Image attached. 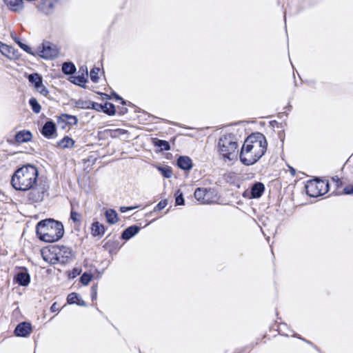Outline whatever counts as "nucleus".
<instances>
[{"label": "nucleus", "mask_w": 353, "mask_h": 353, "mask_svg": "<svg viewBox=\"0 0 353 353\" xmlns=\"http://www.w3.org/2000/svg\"><path fill=\"white\" fill-rule=\"evenodd\" d=\"M70 218L74 222H79L80 221L81 214L77 212L72 210L70 213Z\"/></svg>", "instance_id": "58836bf2"}, {"label": "nucleus", "mask_w": 353, "mask_h": 353, "mask_svg": "<svg viewBox=\"0 0 353 353\" xmlns=\"http://www.w3.org/2000/svg\"><path fill=\"white\" fill-rule=\"evenodd\" d=\"M29 190L28 199L33 203H37L43 200L47 189L44 185H37L36 183V185Z\"/></svg>", "instance_id": "6e6552de"}, {"label": "nucleus", "mask_w": 353, "mask_h": 353, "mask_svg": "<svg viewBox=\"0 0 353 353\" xmlns=\"http://www.w3.org/2000/svg\"><path fill=\"white\" fill-rule=\"evenodd\" d=\"M264 191V185L261 183L254 184L251 190V194L254 198H259Z\"/></svg>", "instance_id": "412c9836"}, {"label": "nucleus", "mask_w": 353, "mask_h": 353, "mask_svg": "<svg viewBox=\"0 0 353 353\" xmlns=\"http://www.w3.org/2000/svg\"><path fill=\"white\" fill-rule=\"evenodd\" d=\"M62 118L70 125H76L78 123V119L74 116L63 114Z\"/></svg>", "instance_id": "c756f323"}, {"label": "nucleus", "mask_w": 353, "mask_h": 353, "mask_svg": "<svg viewBox=\"0 0 353 353\" xmlns=\"http://www.w3.org/2000/svg\"><path fill=\"white\" fill-rule=\"evenodd\" d=\"M179 167L183 170H190L192 168V161L188 157H180L177 161Z\"/></svg>", "instance_id": "6ab92c4d"}, {"label": "nucleus", "mask_w": 353, "mask_h": 353, "mask_svg": "<svg viewBox=\"0 0 353 353\" xmlns=\"http://www.w3.org/2000/svg\"><path fill=\"white\" fill-rule=\"evenodd\" d=\"M155 145L161 148V149L163 150H169L170 148L169 143L166 141L157 140L155 142Z\"/></svg>", "instance_id": "7c9ffc66"}, {"label": "nucleus", "mask_w": 353, "mask_h": 353, "mask_svg": "<svg viewBox=\"0 0 353 353\" xmlns=\"http://www.w3.org/2000/svg\"><path fill=\"white\" fill-rule=\"evenodd\" d=\"M343 192L345 194H350L353 193V185L352 186H347L344 188Z\"/></svg>", "instance_id": "c03bdc74"}, {"label": "nucleus", "mask_w": 353, "mask_h": 353, "mask_svg": "<svg viewBox=\"0 0 353 353\" xmlns=\"http://www.w3.org/2000/svg\"><path fill=\"white\" fill-rule=\"evenodd\" d=\"M36 90L38 92H39L43 96H47L49 93L48 89L46 88V86L43 84V82H41L39 85H38L36 88Z\"/></svg>", "instance_id": "f704fd0d"}, {"label": "nucleus", "mask_w": 353, "mask_h": 353, "mask_svg": "<svg viewBox=\"0 0 353 353\" xmlns=\"http://www.w3.org/2000/svg\"><path fill=\"white\" fill-rule=\"evenodd\" d=\"M135 207H121L120 210L122 212H125L128 210H133Z\"/></svg>", "instance_id": "49530a36"}, {"label": "nucleus", "mask_w": 353, "mask_h": 353, "mask_svg": "<svg viewBox=\"0 0 353 353\" xmlns=\"http://www.w3.org/2000/svg\"><path fill=\"white\" fill-rule=\"evenodd\" d=\"M76 304L81 305V306H85V303L83 300H82L81 298L79 299V300L76 302Z\"/></svg>", "instance_id": "de8ad7c7"}, {"label": "nucleus", "mask_w": 353, "mask_h": 353, "mask_svg": "<svg viewBox=\"0 0 353 353\" xmlns=\"http://www.w3.org/2000/svg\"><path fill=\"white\" fill-rule=\"evenodd\" d=\"M83 72L81 75L73 77V80L72 81V83L74 84L81 85L82 84H85L87 81V76H88V69L85 68V69H83Z\"/></svg>", "instance_id": "4be33fe9"}, {"label": "nucleus", "mask_w": 353, "mask_h": 353, "mask_svg": "<svg viewBox=\"0 0 353 353\" xmlns=\"http://www.w3.org/2000/svg\"><path fill=\"white\" fill-rule=\"evenodd\" d=\"M105 232L104 226L98 221L94 222L91 225V234L93 236L101 237Z\"/></svg>", "instance_id": "dca6fc26"}, {"label": "nucleus", "mask_w": 353, "mask_h": 353, "mask_svg": "<svg viewBox=\"0 0 353 353\" xmlns=\"http://www.w3.org/2000/svg\"><path fill=\"white\" fill-rule=\"evenodd\" d=\"M80 298L79 295L77 293L72 292L68 294L67 297V302L69 304H74L79 300Z\"/></svg>", "instance_id": "2f4dec72"}, {"label": "nucleus", "mask_w": 353, "mask_h": 353, "mask_svg": "<svg viewBox=\"0 0 353 353\" xmlns=\"http://www.w3.org/2000/svg\"><path fill=\"white\" fill-rule=\"evenodd\" d=\"M103 105H101V104H99V103H92V108L97 110V111H101V110H103Z\"/></svg>", "instance_id": "37998d69"}, {"label": "nucleus", "mask_w": 353, "mask_h": 353, "mask_svg": "<svg viewBox=\"0 0 353 353\" xmlns=\"http://www.w3.org/2000/svg\"><path fill=\"white\" fill-rule=\"evenodd\" d=\"M126 132L127 131L123 129H115L110 130V133L112 137H119L125 134Z\"/></svg>", "instance_id": "4c0bfd02"}, {"label": "nucleus", "mask_w": 353, "mask_h": 353, "mask_svg": "<svg viewBox=\"0 0 353 353\" xmlns=\"http://www.w3.org/2000/svg\"><path fill=\"white\" fill-rule=\"evenodd\" d=\"M59 263H65L74 257L72 250L66 246H56Z\"/></svg>", "instance_id": "1a4fd4ad"}, {"label": "nucleus", "mask_w": 353, "mask_h": 353, "mask_svg": "<svg viewBox=\"0 0 353 353\" xmlns=\"http://www.w3.org/2000/svg\"><path fill=\"white\" fill-rule=\"evenodd\" d=\"M31 331V324L28 322H23L16 327L14 333L17 336L26 337L30 334Z\"/></svg>", "instance_id": "9b49d317"}, {"label": "nucleus", "mask_w": 353, "mask_h": 353, "mask_svg": "<svg viewBox=\"0 0 353 353\" xmlns=\"http://www.w3.org/2000/svg\"><path fill=\"white\" fill-rule=\"evenodd\" d=\"M56 132V126L55 124L52 121H48L43 125L41 133L42 134L47 137L50 138Z\"/></svg>", "instance_id": "2eb2a0df"}, {"label": "nucleus", "mask_w": 353, "mask_h": 353, "mask_svg": "<svg viewBox=\"0 0 353 353\" xmlns=\"http://www.w3.org/2000/svg\"><path fill=\"white\" fill-rule=\"evenodd\" d=\"M59 308L57 304V303H54L52 306L50 307V310L52 312H56L59 311Z\"/></svg>", "instance_id": "a18cd8bd"}, {"label": "nucleus", "mask_w": 353, "mask_h": 353, "mask_svg": "<svg viewBox=\"0 0 353 353\" xmlns=\"http://www.w3.org/2000/svg\"><path fill=\"white\" fill-rule=\"evenodd\" d=\"M91 297H92V301H94L97 299V285H93L91 288Z\"/></svg>", "instance_id": "ea45409f"}, {"label": "nucleus", "mask_w": 353, "mask_h": 353, "mask_svg": "<svg viewBox=\"0 0 353 353\" xmlns=\"http://www.w3.org/2000/svg\"><path fill=\"white\" fill-rule=\"evenodd\" d=\"M103 107V111L105 113L108 114V115L114 114L115 108L112 104L109 103H105Z\"/></svg>", "instance_id": "c85d7f7f"}, {"label": "nucleus", "mask_w": 353, "mask_h": 353, "mask_svg": "<svg viewBox=\"0 0 353 353\" xmlns=\"http://www.w3.org/2000/svg\"><path fill=\"white\" fill-rule=\"evenodd\" d=\"M29 104L31 106L33 112L39 113L41 111V105L35 98H31L29 101Z\"/></svg>", "instance_id": "cd10ccee"}, {"label": "nucleus", "mask_w": 353, "mask_h": 353, "mask_svg": "<svg viewBox=\"0 0 353 353\" xmlns=\"http://www.w3.org/2000/svg\"><path fill=\"white\" fill-rule=\"evenodd\" d=\"M139 231V228L137 226H130L123 231L122 238L128 240L137 234Z\"/></svg>", "instance_id": "aec40b11"}, {"label": "nucleus", "mask_w": 353, "mask_h": 353, "mask_svg": "<svg viewBox=\"0 0 353 353\" xmlns=\"http://www.w3.org/2000/svg\"><path fill=\"white\" fill-rule=\"evenodd\" d=\"M28 80L30 82L34 84V88L43 82L42 77L37 73L30 74L28 76Z\"/></svg>", "instance_id": "a878e982"}, {"label": "nucleus", "mask_w": 353, "mask_h": 353, "mask_svg": "<svg viewBox=\"0 0 353 353\" xmlns=\"http://www.w3.org/2000/svg\"><path fill=\"white\" fill-rule=\"evenodd\" d=\"M332 182L334 183L337 187H339L342 184L340 179L337 176L332 178Z\"/></svg>", "instance_id": "79ce46f5"}, {"label": "nucleus", "mask_w": 353, "mask_h": 353, "mask_svg": "<svg viewBox=\"0 0 353 353\" xmlns=\"http://www.w3.org/2000/svg\"><path fill=\"white\" fill-rule=\"evenodd\" d=\"M176 205H181L184 204V199L183 197V194L181 192L178 190L176 192Z\"/></svg>", "instance_id": "e433bc0d"}, {"label": "nucleus", "mask_w": 353, "mask_h": 353, "mask_svg": "<svg viewBox=\"0 0 353 353\" xmlns=\"http://www.w3.org/2000/svg\"><path fill=\"white\" fill-rule=\"evenodd\" d=\"M218 151L224 161L235 160L238 156V144L231 136H223L219 140Z\"/></svg>", "instance_id": "20e7f679"}, {"label": "nucleus", "mask_w": 353, "mask_h": 353, "mask_svg": "<svg viewBox=\"0 0 353 353\" xmlns=\"http://www.w3.org/2000/svg\"><path fill=\"white\" fill-rule=\"evenodd\" d=\"M76 70L74 65L72 63H64L62 65V71L66 74H73Z\"/></svg>", "instance_id": "393cba45"}, {"label": "nucleus", "mask_w": 353, "mask_h": 353, "mask_svg": "<svg viewBox=\"0 0 353 353\" xmlns=\"http://www.w3.org/2000/svg\"><path fill=\"white\" fill-rule=\"evenodd\" d=\"M34 54L46 59H51L58 56L59 50L55 45L50 42H44L37 48Z\"/></svg>", "instance_id": "423d86ee"}, {"label": "nucleus", "mask_w": 353, "mask_h": 353, "mask_svg": "<svg viewBox=\"0 0 353 353\" xmlns=\"http://www.w3.org/2000/svg\"><path fill=\"white\" fill-rule=\"evenodd\" d=\"M161 174L165 178H170L172 175V169L170 167L165 165V166H159L157 168Z\"/></svg>", "instance_id": "bb28decb"}, {"label": "nucleus", "mask_w": 353, "mask_h": 353, "mask_svg": "<svg viewBox=\"0 0 353 353\" xmlns=\"http://www.w3.org/2000/svg\"><path fill=\"white\" fill-rule=\"evenodd\" d=\"M105 217L107 219V221L110 224H114L117 222V214L113 210H108L105 212Z\"/></svg>", "instance_id": "b1692460"}, {"label": "nucleus", "mask_w": 353, "mask_h": 353, "mask_svg": "<svg viewBox=\"0 0 353 353\" xmlns=\"http://www.w3.org/2000/svg\"><path fill=\"white\" fill-rule=\"evenodd\" d=\"M39 10L46 14H49L52 12L54 6L50 0H44L39 6Z\"/></svg>", "instance_id": "a211bd4d"}, {"label": "nucleus", "mask_w": 353, "mask_h": 353, "mask_svg": "<svg viewBox=\"0 0 353 353\" xmlns=\"http://www.w3.org/2000/svg\"><path fill=\"white\" fill-rule=\"evenodd\" d=\"M194 194L195 199L203 204H210L216 200V194L211 189L198 188Z\"/></svg>", "instance_id": "0eeeda50"}, {"label": "nucleus", "mask_w": 353, "mask_h": 353, "mask_svg": "<svg viewBox=\"0 0 353 353\" xmlns=\"http://www.w3.org/2000/svg\"><path fill=\"white\" fill-rule=\"evenodd\" d=\"M100 71V69L99 68H94L91 71H90V79L91 80L94 82V83H97L99 80V72Z\"/></svg>", "instance_id": "473e14b6"}, {"label": "nucleus", "mask_w": 353, "mask_h": 353, "mask_svg": "<svg viewBox=\"0 0 353 353\" xmlns=\"http://www.w3.org/2000/svg\"><path fill=\"white\" fill-rule=\"evenodd\" d=\"M329 183L321 180H312L305 185V191L308 196L317 197L325 194L328 190Z\"/></svg>", "instance_id": "39448f33"}, {"label": "nucleus", "mask_w": 353, "mask_h": 353, "mask_svg": "<svg viewBox=\"0 0 353 353\" xmlns=\"http://www.w3.org/2000/svg\"><path fill=\"white\" fill-rule=\"evenodd\" d=\"M92 279V275L91 274H88V273L85 272V273L83 274V275L81 276L80 281L82 284L86 285L90 282Z\"/></svg>", "instance_id": "72a5a7b5"}, {"label": "nucleus", "mask_w": 353, "mask_h": 353, "mask_svg": "<svg viewBox=\"0 0 353 353\" xmlns=\"http://www.w3.org/2000/svg\"><path fill=\"white\" fill-rule=\"evenodd\" d=\"M38 175L37 168L28 164L19 168L14 172L11 184L16 190L28 191L36 185Z\"/></svg>", "instance_id": "f03ea898"}, {"label": "nucleus", "mask_w": 353, "mask_h": 353, "mask_svg": "<svg viewBox=\"0 0 353 353\" xmlns=\"http://www.w3.org/2000/svg\"><path fill=\"white\" fill-rule=\"evenodd\" d=\"M31 139V132L26 130L20 131L15 136L16 141L19 143L28 142Z\"/></svg>", "instance_id": "f3484780"}, {"label": "nucleus", "mask_w": 353, "mask_h": 353, "mask_svg": "<svg viewBox=\"0 0 353 353\" xmlns=\"http://www.w3.org/2000/svg\"><path fill=\"white\" fill-rule=\"evenodd\" d=\"M57 250L56 249V246H52L50 248H45L42 250L41 255L43 260L50 264L59 263Z\"/></svg>", "instance_id": "9d476101"}, {"label": "nucleus", "mask_w": 353, "mask_h": 353, "mask_svg": "<svg viewBox=\"0 0 353 353\" xmlns=\"http://www.w3.org/2000/svg\"><path fill=\"white\" fill-rule=\"evenodd\" d=\"M0 52L3 55L7 57L9 59H14L17 54L16 51L11 46L4 44L0 41Z\"/></svg>", "instance_id": "4468645a"}, {"label": "nucleus", "mask_w": 353, "mask_h": 353, "mask_svg": "<svg viewBox=\"0 0 353 353\" xmlns=\"http://www.w3.org/2000/svg\"><path fill=\"white\" fill-rule=\"evenodd\" d=\"M15 279L20 285L26 286L30 283V275L26 270H23L17 274Z\"/></svg>", "instance_id": "ddd939ff"}, {"label": "nucleus", "mask_w": 353, "mask_h": 353, "mask_svg": "<svg viewBox=\"0 0 353 353\" xmlns=\"http://www.w3.org/2000/svg\"><path fill=\"white\" fill-rule=\"evenodd\" d=\"M39 239L46 242H54L63 235L64 230L61 223L52 219L40 221L37 226Z\"/></svg>", "instance_id": "7ed1b4c3"}, {"label": "nucleus", "mask_w": 353, "mask_h": 353, "mask_svg": "<svg viewBox=\"0 0 353 353\" xmlns=\"http://www.w3.org/2000/svg\"><path fill=\"white\" fill-rule=\"evenodd\" d=\"M15 42L23 50H25L26 52L30 53V54H34V53L30 51V48L27 46L26 44H24L21 42L19 41V39H17V37H13Z\"/></svg>", "instance_id": "c9c22d12"}, {"label": "nucleus", "mask_w": 353, "mask_h": 353, "mask_svg": "<svg viewBox=\"0 0 353 353\" xmlns=\"http://www.w3.org/2000/svg\"><path fill=\"white\" fill-rule=\"evenodd\" d=\"M267 141L261 133H254L250 135L244 141L241 150L240 160L246 165H250L257 162L267 150Z\"/></svg>", "instance_id": "f257e3e1"}, {"label": "nucleus", "mask_w": 353, "mask_h": 353, "mask_svg": "<svg viewBox=\"0 0 353 353\" xmlns=\"http://www.w3.org/2000/svg\"><path fill=\"white\" fill-rule=\"evenodd\" d=\"M167 204H168L167 201H165V200L161 201L157 204L155 209H157L159 210H163V208H165L166 207Z\"/></svg>", "instance_id": "a19ab883"}, {"label": "nucleus", "mask_w": 353, "mask_h": 353, "mask_svg": "<svg viewBox=\"0 0 353 353\" xmlns=\"http://www.w3.org/2000/svg\"><path fill=\"white\" fill-rule=\"evenodd\" d=\"M74 141L69 137H65L59 142V146L61 148H70L74 145Z\"/></svg>", "instance_id": "5701e85b"}, {"label": "nucleus", "mask_w": 353, "mask_h": 353, "mask_svg": "<svg viewBox=\"0 0 353 353\" xmlns=\"http://www.w3.org/2000/svg\"><path fill=\"white\" fill-rule=\"evenodd\" d=\"M3 2L13 12H20L24 8L23 0H3Z\"/></svg>", "instance_id": "f8f14e48"}]
</instances>
